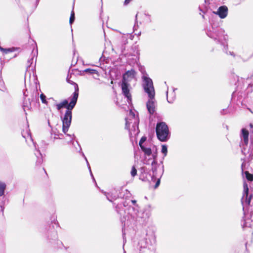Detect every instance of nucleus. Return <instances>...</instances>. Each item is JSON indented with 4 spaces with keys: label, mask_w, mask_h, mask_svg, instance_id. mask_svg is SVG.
<instances>
[{
    "label": "nucleus",
    "mask_w": 253,
    "mask_h": 253,
    "mask_svg": "<svg viewBox=\"0 0 253 253\" xmlns=\"http://www.w3.org/2000/svg\"><path fill=\"white\" fill-rule=\"evenodd\" d=\"M156 132L157 138L160 141L165 142L169 139V131L166 123L160 122L157 123L156 127Z\"/></svg>",
    "instance_id": "2"
},
{
    "label": "nucleus",
    "mask_w": 253,
    "mask_h": 253,
    "mask_svg": "<svg viewBox=\"0 0 253 253\" xmlns=\"http://www.w3.org/2000/svg\"><path fill=\"white\" fill-rule=\"evenodd\" d=\"M141 149L148 156H150L152 154V151L150 148H145L144 146H143L141 147Z\"/></svg>",
    "instance_id": "11"
},
{
    "label": "nucleus",
    "mask_w": 253,
    "mask_h": 253,
    "mask_svg": "<svg viewBox=\"0 0 253 253\" xmlns=\"http://www.w3.org/2000/svg\"><path fill=\"white\" fill-rule=\"evenodd\" d=\"M250 126L251 127H253V125H252V124H250Z\"/></svg>",
    "instance_id": "28"
},
{
    "label": "nucleus",
    "mask_w": 253,
    "mask_h": 253,
    "mask_svg": "<svg viewBox=\"0 0 253 253\" xmlns=\"http://www.w3.org/2000/svg\"><path fill=\"white\" fill-rule=\"evenodd\" d=\"M143 87L146 93H147L149 98H154L155 95V89L152 80L149 77L143 76Z\"/></svg>",
    "instance_id": "3"
},
{
    "label": "nucleus",
    "mask_w": 253,
    "mask_h": 253,
    "mask_svg": "<svg viewBox=\"0 0 253 253\" xmlns=\"http://www.w3.org/2000/svg\"><path fill=\"white\" fill-rule=\"evenodd\" d=\"M241 131L244 143L248 145L249 142V131L246 128H242Z\"/></svg>",
    "instance_id": "8"
},
{
    "label": "nucleus",
    "mask_w": 253,
    "mask_h": 253,
    "mask_svg": "<svg viewBox=\"0 0 253 253\" xmlns=\"http://www.w3.org/2000/svg\"><path fill=\"white\" fill-rule=\"evenodd\" d=\"M42 171H43V172H44L45 174H46V171H45V169H44L43 168L42 169Z\"/></svg>",
    "instance_id": "23"
},
{
    "label": "nucleus",
    "mask_w": 253,
    "mask_h": 253,
    "mask_svg": "<svg viewBox=\"0 0 253 253\" xmlns=\"http://www.w3.org/2000/svg\"><path fill=\"white\" fill-rule=\"evenodd\" d=\"M146 107L150 115H153L156 111V101L155 97L151 98H149V100L146 102Z\"/></svg>",
    "instance_id": "5"
},
{
    "label": "nucleus",
    "mask_w": 253,
    "mask_h": 253,
    "mask_svg": "<svg viewBox=\"0 0 253 253\" xmlns=\"http://www.w3.org/2000/svg\"><path fill=\"white\" fill-rule=\"evenodd\" d=\"M40 98H41V99L42 100V102L43 103H44V104H47V101L46 100V96L43 93H42L40 95Z\"/></svg>",
    "instance_id": "16"
},
{
    "label": "nucleus",
    "mask_w": 253,
    "mask_h": 253,
    "mask_svg": "<svg viewBox=\"0 0 253 253\" xmlns=\"http://www.w3.org/2000/svg\"><path fill=\"white\" fill-rule=\"evenodd\" d=\"M156 161L155 160H154L153 161V162L152 163V165H153V164H156Z\"/></svg>",
    "instance_id": "24"
},
{
    "label": "nucleus",
    "mask_w": 253,
    "mask_h": 253,
    "mask_svg": "<svg viewBox=\"0 0 253 253\" xmlns=\"http://www.w3.org/2000/svg\"><path fill=\"white\" fill-rule=\"evenodd\" d=\"M75 12H74V11L73 10H72V11H71V15H70V19H69L70 24H72L74 22V21L75 20Z\"/></svg>",
    "instance_id": "14"
},
{
    "label": "nucleus",
    "mask_w": 253,
    "mask_h": 253,
    "mask_svg": "<svg viewBox=\"0 0 253 253\" xmlns=\"http://www.w3.org/2000/svg\"><path fill=\"white\" fill-rule=\"evenodd\" d=\"M131 202L133 205H135L136 203V201L135 200H132L131 201Z\"/></svg>",
    "instance_id": "22"
},
{
    "label": "nucleus",
    "mask_w": 253,
    "mask_h": 253,
    "mask_svg": "<svg viewBox=\"0 0 253 253\" xmlns=\"http://www.w3.org/2000/svg\"><path fill=\"white\" fill-rule=\"evenodd\" d=\"M248 110H249L251 113H253V111L251 110V109L248 108Z\"/></svg>",
    "instance_id": "27"
},
{
    "label": "nucleus",
    "mask_w": 253,
    "mask_h": 253,
    "mask_svg": "<svg viewBox=\"0 0 253 253\" xmlns=\"http://www.w3.org/2000/svg\"><path fill=\"white\" fill-rule=\"evenodd\" d=\"M160 183V180L158 179L155 185V186H154L155 188H157L159 186Z\"/></svg>",
    "instance_id": "20"
},
{
    "label": "nucleus",
    "mask_w": 253,
    "mask_h": 253,
    "mask_svg": "<svg viewBox=\"0 0 253 253\" xmlns=\"http://www.w3.org/2000/svg\"><path fill=\"white\" fill-rule=\"evenodd\" d=\"M136 72L134 69H131L126 72L123 76L122 81L127 82V80L128 78H134L136 75Z\"/></svg>",
    "instance_id": "7"
},
{
    "label": "nucleus",
    "mask_w": 253,
    "mask_h": 253,
    "mask_svg": "<svg viewBox=\"0 0 253 253\" xmlns=\"http://www.w3.org/2000/svg\"><path fill=\"white\" fill-rule=\"evenodd\" d=\"M137 171L136 169L135 168V167L133 166L132 167L131 170L130 172L131 175L132 177H134L135 176H136L137 175Z\"/></svg>",
    "instance_id": "15"
},
{
    "label": "nucleus",
    "mask_w": 253,
    "mask_h": 253,
    "mask_svg": "<svg viewBox=\"0 0 253 253\" xmlns=\"http://www.w3.org/2000/svg\"><path fill=\"white\" fill-rule=\"evenodd\" d=\"M131 1V0H125V2H124V4H125V5L128 4Z\"/></svg>",
    "instance_id": "21"
},
{
    "label": "nucleus",
    "mask_w": 253,
    "mask_h": 253,
    "mask_svg": "<svg viewBox=\"0 0 253 253\" xmlns=\"http://www.w3.org/2000/svg\"><path fill=\"white\" fill-rule=\"evenodd\" d=\"M244 196L246 197H248L249 195V189L248 186V184L247 183L244 184Z\"/></svg>",
    "instance_id": "13"
},
{
    "label": "nucleus",
    "mask_w": 253,
    "mask_h": 253,
    "mask_svg": "<svg viewBox=\"0 0 253 253\" xmlns=\"http://www.w3.org/2000/svg\"><path fill=\"white\" fill-rule=\"evenodd\" d=\"M74 85L75 91L73 93L72 98L70 103L67 99H64L61 102L56 105V108L58 110H60L63 108L67 109L62 120V131L66 133L71 125L72 120V110L75 106L79 93V89L78 85L75 83L73 84Z\"/></svg>",
    "instance_id": "1"
},
{
    "label": "nucleus",
    "mask_w": 253,
    "mask_h": 253,
    "mask_svg": "<svg viewBox=\"0 0 253 253\" xmlns=\"http://www.w3.org/2000/svg\"><path fill=\"white\" fill-rule=\"evenodd\" d=\"M252 198V195H248V197H246L245 202L247 205H249L250 204Z\"/></svg>",
    "instance_id": "18"
},
{
    "label": "nucleus",
    "mask_w": 253,
    "mask_h": 253,
    "mask_svg": "<svg viewBox=\"0 0 253 253\" xmlns=\"http://www.w3.org/2000/svg\"><path fill=\"white\" fill-rule=\"evenodd\" d=\"M110 84H114V82H113V80H112V81H111Z\"/></svg>",
    "instance_id": "26"
},
{
    "label": "nucleus",
    "mask_w": 253,
    "mask_h": 253,
    "mask_svg": "<svg viewBox=\"0 0 253 253\" xmlns=\"http://www.w3.org/2000/svg\"><path fill=\"white\" fill-rule=\"evenodd\" d=\"M88 70H89V69H87V70H86V71H88Z\"/></svg>",
    "instance_id": "29"
},
{
    "label": "nucleus",
    "mask_w": 253,
    "mask_h": 253,
    "mask_svg": "<svg viewBox=\"0 0 253 253\" xmlns=\"http://www.w3.org/2000/svg\"><path fill=\"white\" fill-rule=\"evenodd\" d=\"M245 174L246 175V177L248 181H253V174L250 173L248 171H246L245 172Z\"/></svg>",
    "instance_id": "12"
},
{
    "label": "nucleus",
    "mask_w": 253,
    "mask_h": 253,
    "mask_svg": "<svg viewBox=\"0 0 253 253\" xmlns=\"http://www.w3.org/2000/svg\"><path fill=\"white\" fill-rule=\"evenodd\" d=\"M146 137H145V136H143L141 138L140 141H139V145L140 147V148L141 147H143L144 146L142 144L146 141Z\"/></svg>",
    "instance_id": "19"
},
{
    "label": "nucleus",
    "mask_w": 253,
    "mask_h": 253,
    "mask_svg": "<svg viewBox=\"0 0 253 253\" xmlns=\"http://www.w3.org/2000/svg\"><path fill=\"white\" fill-rule=\"evenodd\" d=\"M162 152L164 154L165 156H166L167 155V153H168L167 147L165 145H162Z\"/></svg>",
    "instance_id": "17"
},
{
    "label": "nucleus",
    "mask_w": 253,
    "mask_h": 253,
    "mask_svg": "<svg viewBox=\"0 0 253 253\" xmlns=\"http://www.w3.org/2000/svg\"><path fill=\"white\" fill-rule=\"evenodd\" d=\"M5 89H6V88H5V86H4V87H3V88L2 89V91H4V90H5Z\"/></svg>",
    "instance_id": "25"
},
{
    "label": "nucleus",
    "mask_w": 253,
    "mask_h": 253,
    "mask_svg": "<svg viewBox=\"0 0 253 253\" xmlns=\"http://www.w3.org/2000/svg\"><path fill=\"white\" fill-rule=\"evenodd\" d=\"M130 85L127 82L122 81L121 84V88L123 94L126 97L128 101H131L132 99L131 94L130 92L129 88Z\"/></svg>",
    "instance_id": "4"
},
{
    "label": "nucleus",
    "mask_w": 253,
    "mask_h": 253,
    "mask_svg": "<svg viewBox=\"0 0 253 253\" xmlns=\"http://www.w3.org/2000/svg\"><path fill=\"white\" fill-rule=\"evenodd\" d=\"M214 13L218 15L220 18H224L227 15L228 8L225 5L220 6L218 10L216 12H214Z\"/></svg>",
    "instance_id": "6"
},
{
    "label": "nucleus",
    "mask_w": 253,
    "mask_h": 253,
    "mask_svg": "<svg viewBox=\"0 0 253 253\" xmlns=\"http://www.w3.org/2000/svg\"><path fill=\"white\" fill-rule=\"evenodd\" d=\"M0 50L5 54L13 52L15 50L14 48H4L0 46Z\"/></svg>",
    "instance_id": "10"
},
{
    "label": "nucleus",
    "mask_w": 253,
    "mask_h": 253,
    "mask_svg": "<svg viewBox=\"0 0 253 253\" xmlns=\"http://www.w3.org/2000/svg\"><path fill=\"white\" fill-rule=\"evenodd\" d=\"M6 186L5 183L0 181V196H2L4 195Z\"/></svg>",
    "instance_id": "9"
}]
</instances>
